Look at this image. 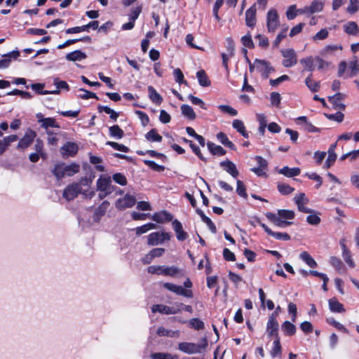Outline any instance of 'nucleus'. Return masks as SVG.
Segmentation results:
<instances>
[{
    "label": "nucleus",
    "instance_id": "1",
    "mask_svg": "<svg viewBox=\"0 0 359 359\" xmlns=\"http://www.w3.org/2000/svg\"><path fill=\"white\" fill-rule=\"evenodd\" d=\"M148 272L152 274L181 278L184 276V271L175 266L152 265L148 267Z\"/></svg>",
    "mask_w": 359,
    "mask_h": 359
},
{
    "label": "nucleus",
    "instance_id": "2",
    "mask_svg": "<svg viewBox=\"0 0 359 359\" xmlns=\"http://www.w3.org/2000/svg\"><path fill=\"white\" fill-rule=\"evenodd\" d=\"M90 184V181L88 179H82L79 183H74L67 186L65 189L62 196L67 201H72L81 192V185L89 186Z\"/></svg>",
    "mask_w": 359,
    "mask_h": 359
},
{
    "label": "nucleus",
    "instance_id": "3",
    "mask_svg": "<svg viewBox=\"0 0 359 359\" xmlns=\"http://www.w3.org/2000/svg\"><path fill=\"white\" fill-rule=\"evenodd\" d=\"M208 346L206 339H203L201 344H197L191 342H180L178 344V349L187 354L200 353L202 350Z\"/></svg>",
    "mask_w": 359,
    "mask_h": 359
},
{
    "label": "nucleus",
    "instance_id": "4",
    "mask_svg": "<svg viewBox=\"0 0 359 359\" xmlns=\"http://www.w3.org/2000/svg\"><path fill=\"white\" fill-rule=\"evenodd\" d=\"M182 303L175 302L169 306L164 304H155L151 307L152 313H160L166 315H175L181 312Z\"/></svg>",
    "mask_w": 359,
    "mask_h": 359
},
{
    "label": "nucleus",
    "instance_id": "5",
    "mask_svg": "<svg viewBox=\"0 0 359 359\" xmlns=\"http://www.w3.org/2000/svg\"><path fill=\"white\" fill-rule=\"evenodd\" d=\"M170 236L167 232L157 231L149 234L147 236V244L154 246L162 244L165 241H169Z\"/></svg>",
    "mask_w": 359,
    "mask_h": 359
},
{
    "label": "nucleus",
    "instance_id": "6",
    "mask_svg": "<svg viewBox=\"0 0 359 359\" xmlns=\"http://www.w3.org/2000/svg\"><path fill=\"white\" fill-rule=\"evenodd\" d=\"M254 158L257 161V166L252 168L251 171L258 177L267 178L268 163L266 160L260 156H256Z\"/></svg>",
    "mask_w": 359,
    "mask_h": 359
},
{
    "label": "nucleus",
    "instance_id": "7",
    "mask_svg": "<svg viewBox=\"0 0 359 359\" xmlns=\"http://www.w3.org/2000/svg\"><path fill=\"white\" fill-rule=\"evenodd\" d=\"M163 287L170 292L175 293L177 295L183 296L187 298L193 297V292L191 290L184 289L182 286L175 285L171 283H165Z\"/></svg>",
    "mask_w": 359,
    "mask_h": 359
},
{
    "label": "nucleus",
    "instance_id": "8",
    "mask_svg": "<svg viewBox=\"0 0 359 359\" xmlns=\"http://www.w3.org/2000/svg\"><path fill=\"white\" fill-rule=\"evenodd\" d=\"M281 54L284 57L282 65L285 67H291L297 63V55L292 48L281 50Z\"/></svg>",
    "mask_w": 359,
    "mask_h": 359
},
{
    "label": "nucleus",
    "instance_id": "9",
    "mask_svg": "<svg viewBox=\"0 0 359 359\" xmlns=\"http://www.w3.org/2000/svg\"><path fill=\"white\" fill-rule=\"evenodd\" d=\"M36 136V133L32 129L26 130L24 136L19 140L17 149L20 150L26 149L33 142Z\"/></svg>",
    "mask_w": 359,
    "mask_h": 359
},
{
    "label": "nucleus",
    "instance_id": "10",
    "mask_svg": "<svg viewBox=\"0 0 359 359\" xmlns=\"http://www.w3.org/2000/svg\"><path fill=\"white\" fill-rule=\"evenodd\" d=\"M294 201L297 206L299 211L302 212H311L313 210L307 208L306 205L309 204V200L304 193H299L294 197Z\"/></svg>",
    "mask_w": 359,
    "mask_h": 359
},
{
    "label": "nucleus",
    "instance_id": "11",
    "mask_svg": "<svg viewBox=\"0 0 359 359\" xmlns=\"http://www.w3.org/2000/svg\"><path fill=\"white\" fill-rule=\"evenodd\" d=\"M267 28L269 32H274L279 26L278 15L276 9H271L267 13Z\"/></svg>",
    "mask_w": 359,
    "mask_h": 359
},
{
    "label": "nucleus",
    "instance_id": "12",
    "mask_svg": "<svg viewBox=\"0 0 359 359\" xmlns=\"http://www.w3.org/2000/svg\"><path fill=\"white\" fill-rule=\"evenodd\" d=\"M278 323L275 319V314L271 313L269 317L266 325V332L269 337H271L273 336L275 337V339H277L278 336Z\"/></svg>",
    "mask_w": 359,
    "mask_h": 359
},
{
    "label": "nucleus",
    "instance_id": "13",
    "mask_svg": "<svg viewBox=\"0 0 359 359\" xmlns=\"http://www.w3.org/2000/svg\"><path fill=\"white\" fill-rule=\"evenodd\" d=\"M136 202V198L134 196L126 194L122 198H119L116 202V207L119 210L133 207Z\"/></svg>",
    "mask_w": 359,
    "mask_h": 359
},
{
    "label": "nucleus",
    "instance_id": "14",
    "mask_svg": "<svg viewBox=\"0 0 359 359\" xmlns=\"http://www.w3.org/2000/svg\"><path fill=\"white\" fill-rule=\"evenodd\" d=\"M111 177L107 175H101L97 180V189L99 191H107L111 193Z\"/></svg>",
    "mask_w": 359,
    "mask_h": 359
},
{
    "label": "nucleus",
    "instance_id": "15",
    "mask_svg": "<svg viewBox=\"0 0 359 359\" xmlns=\"http://www.w3.org/2000/svg\"><path fill=\"white\" fill-rule=\"evenodd\" d=\"M234 55V45L231 39H226V52L222 53V65L228 70V60Z\"/></svg>",
    "mask_w": 359,
    "mask_h": 359
},
{
    "label": "nucleus",
    "instance_id": "16",
    "mask_svg": "<svg viewBox=\"0 0 359 359\" xmlns=\"http://www.w3.org/2000/svg\"><path fill=\"white\" fill-rule=\"evenodd\" d=\"M60 154L65 158L74 156L78 151V146L74 142H68L60 148Z\"/></svg>",
    "mask_w": 359,
    "mask_h": 359
},
{
    "label": "nucleus",
    "instance_id": "17",
    "mask_svg": "<svg viewBox=\"0 0 359 359\" xmlns=\"http://www.w3.org/2000/svg\"><path fill=\"white\" fill-rule=\"evenodd\" d=\"M219 165L233 178H236L238 176V170H237L236 165L232 161L226 160L220 162Z\"/></svg>",
    "mask_w": 359,
    "mask_h": 359
},
{
    "label": "nucleus",
    "instance_id": "18",
    "mask_svg": "<svg viewBox=\"0 0 359 359\" xmlns=\"http://www.w3.org/2000/svg\"><path fill=\"white\" fill-rule=\"evenodd\" d=\"M172 228L176 233L177 239L180 241H185L187 237V233L183 230L182 225L180 221L175 219L172 222Z\"/></svg>",
    "mask_w": 359,
    "mask_h": 359
},
{
    "label": "nucleus",
    "instance_id": "19",
    "mask_svg": "<svg viewBox=\"0 0 359 359\" xmlns=\"http://www.w3.org/2000/svg\"><path fill=\"white\" fill-rule=\"evenodd\" d=\"M345 95L341 93H337L332 96L328 97L329 101L333 104L335 109L344 110L345 104L341 102Z\"/></svg>",
    "mask_w": 359,
    "mask_h": 359
},
{
    "label": "nucleus",
    "instance_id": "20",
    "mask_svg": "<svg viewBox=\"0 0 359 359\" xmlns=\"http://www.w3.org/2000/svg\"><path fill=\"white\" fill-rule=\"evenodd\" d=\"M151 219L157 223H164L172 219V215L167 211L155 212L151 216Z\"/></svg>",
    "mask_w": 359,
    "mask_h": 359
},
{
    "label": "nucleus",
    "instance_id": "21",
    "mask_svg": "<svg viewBox=\"0 0 359 359\" xmlns=\"http://www.w3.org/2000/svg\"><path fill=\"white\" fill-rule=\"evenodd\" d=\"M248 63L250 64V72L257 69L264 76L269 62L266 60H256L253 65H251L249 60Z\"/></svg>",
    "mask_w": 359,
    "mask_h": 359
},
{
    "label": "nucleus",
    "instance_id": "22",
    "mask_svg": "<svg viewBox=\"0 0 359 359\" xmlns=\"http://www.w3.org/2000/svg\"><path fill=\"white\" fill-rule=\"evenodd\" d=\"M337 142L332 144L330 145L327 154L328 156L325 161V166L327 168H329L336 161L337 154L335 153V149L337 147Z\"/></svg>",
    "mask_w": 359,
    "mask_h": 359
},
{
    "label": "nucleus",
    "instance_id": "23",
    "mask_svg": "<svg viewBox=\"0 0 359 359\" xmlns=\"http://www.w3.org/2000/svg\"><path fill=\"white\" fill-rule=\"evenodd\" d=\"M109 206V203L107 201H104L102 203V204L96 208L94 215L93 220L95 222H98L100 218L106 213L107 210Z\"/></svg>",
    "mask_w": 359,
    "mask_h": 359
},
{
    "label": "nucleus",
    "instance_id": "24",
    "mask_svg": "<svg viewBox=\"0 0 359 359\" xmlns=\"http://www.w3.org/2000/svg\"><path fill=\"white\" fill-rule=\"evenodd\" d=\"M278 172L279 174L283 175L285 177H293L298 176L301 172V170L299 168H290L288 166H285L280 169Z\"/></svg>",
    "mask_w": 359,
    "mask_h": 359
},
{
    "label": "nucleus",
    "instance_id": "25",
    "mask_svg": "<svg viewBox=\"0 0 359 359\" xmlns=\"http://www.w3.org/2000/svg\"><path fill=\"white\" fill-rule=\"evenodd\" d=\"M156 334L159 337H168L172 338L179 337L180 332L179 330H172L159 327L156 330Z\"/></svg>",
    "mask_w": 359,
    "mask_h": 359
},
{
    "label": "nucleus",
    "instance_id": "26",
    "mask_svg": "<svg viewBox=\"0 0 359 359\" xmlns=\"http://www.w3.org/2000/svg\"><path fill=\"white\" fill-rule=\"evenodd\" d=\"M87 57L86 54L80 50H76L69 53L66 55L65 57L68 61H81L86 59Z\"/></svg>",
    "mask_w": 359,
    "mask_h": 359
},
{
    "label": "nucleus",
    "instance_id": "27",
    "mask_svg": "<svg viewBox=\"0 0 359 359\" xmlns=\"http://www.w3.org/2000/svg\"><path fill=\"white\" fill-rule=\"evenodd\" d=\"M329 307L331 311L335 313H344L345 309L342 304H341L335 297L331 298L328 301Z\"/></svg>",
    "mask_w": 359,
    "mask_h": 359
},
{
    "label": "nucleus",
    "instance_id": "28",
    "mask_svg": "<svg viewBox=\"0 0 359 359\" xmlns=\"http://www.w3.org/2000/svg\"><path fill=\"white\" fill-rule=\"evenodd\" d=\"M18 140L16 135H11L1 139L0 144V154H2L11 144V143L15 142Z\"/></svg>",
    "mask_w": 359,
    "mask_h": 359
},
{
    "label": "nucleus",
    "instance_id": "29",
    "mask_svg": "<svg viewBox=\"0 0 359 359\" xmlns=\"http://www.w3.org/2000/svg\"><path fill=\"white\" fill-rule=\"evenodd\" d=\"M148 93L149 99L155 104H159L163 101V97L160 94L155 90V88L149 86H148Z\"/></svg>",
    "mask_w": 359,
    "mask_h": 359
},
{
    "label": "nucleus",
    "instance_id": "30",
    "mask_svg": "<svg viewBox=\"0 0 359 359\" xmlns=\"http://www.w3.org/2000/svg\"><path fill=\"white\" fill-rule=\"evenodd\" d=\"M19 55L20 53L18 50L9 53L6 55L7 57L0 60V69L7 68L11 62V58H17Z\"/></svg>",
    "mask_w": 359,
    "mask_h": 359
},
{
    "label": "nucleus",
    "instance_id": "31",
    "mask_svg": "<svg viewBox=\"0 0 359 359\" xmlns=\"http://www.w3.org/2000/svg\"><path fill=\"white\" fill-rule=\"evenodd\" d=\"M257 120L259 123V133L262 136L264 135L265 129L267 125L266 117L264 114H257Z\"/></svg>",
    "mask_w": 359,
    "mask_h": 359
},
{
    "label": "nucleus",
    "instance_id": "32",
    "mask_svg": "<svg viewBox=\"0 0 359 359\" xmlns=\"http://www.w3.org/2000/svg\"><path fill=\"white\" fill-rule=\"evenodd\" d=\"M207 147L211 154L217 156H223L226 154V151L219 145H217L212 142H208Z\"/></svg>",
    "mask_w": 359,
    "mask_h": 359
},
{
    "label": "nucleus",
    "instance_id": "33",
    "mask_svg": "<svg viewBox=\"0 0 359 359\" xmlns=\"http://www.w3.org/2000/svg\"><path fill=\"white\" fill-rule=\"evenodd\" d=\"M145 138L152 142H161L162 137L158 133L156 129L153 128L145 135Z\"/></svg>",
    "mask_w": 359,
    "mask_h": 359
},
{
    "label": "nucleus",
    "instance_id": "34",
    "mask_svg": "<svg viewBox=\"0 0 359 359\" xmlns=\"http://www.w3.org/2000/svg\"><path fill=\"white\" fill-rule=\"evenodd\" d=\"M109 131V135L117 140L121 139L124 135L123 130L118 125L111 126Z\"/></svg>",
    "mask_w": 359,
    "mask_h": 359
},
{
    "label": "nucleus",
    "instance_id": "35",
    "mask_svg": "<svg viewBox=\"0 0 359 359\" xmlns=\"http://www.w3.org/2000/svg\"><path fill=\"white\" fill-rule=\"evenodd\" d=\"M181 111L183 116L187 117L190 120H194L196 118V113L194 112L193 108L188 104H182L181 106Z\"/></svg>",
    "mask_w": 359,
    "mask_h": 359
},
{
    "label": "nucleus",
    "instance_id": "36",
    "mask_svg": "<svg viewBox=\"0 0 359 359\" xmlns=\"http://www.w3.org/2000/svg\"><path fill=\"white\" fill-rule=\"evenodd\" d=\"M309 215L306 217V222L313 226L318 225L320 223V217L319 215L320 213L316 212L313 210V212H309Z\"/></svg>",
    "mask_w": 359,
    "mask_h": 359
},
{
    "label": "nucleus",
    "instance_id": "37",
    "mask_svg": "<svg viewBox=\"0 0 359 359\" xmlns=\"http://www.w3.org/2000/svg\"><path fill=\"white\" fill-rule=\"evenodd\" d=\"M65 174L67 176H72L80 170V165L77 163H72L69 165H65Z\"/></svg>",
    "mask_w": 359,
    "mask_h": 359
},
{
    "label": "nucleus",
    "instance_id": "38",
    "mask_svg": "<svg viewBox=\"0 0 359 359\" xmlns=\"http://www.w3.org/2000/svg\"><path fill=\"white\" fill-rule=\"evenodd\" d=\"M41 126L46 130H48V128H59L60 126L56 122L54 118L48 117L45 119L41 120Z\"/></svg>",
    "mask_w": 359,
    "mask_h": 359
},
{
    "label": "nucleus",
    "instance_id": "39",
    "mask_svg": "<svg viewBox=\"0 0 359 359\" xmlns=\"http://www.w3.org/2000/svg\"><path fill=\"white\" fill-rule=\"evenodd\" d=\"M299 257L306 263L308 266L311 268H315L317 266V262L313 259V257L309 255V253L306 251L302 252L299 255Z\"/></svg>",
    "mask_w": 359,
    "mask_h": 359
},
{
    "label": "nucleus",
    "instance_id": "40",
    "mask_svg": "<svg viewBox=\"0 0 359 359\" xmlns=\"http://www.w3.org/2000/svg\"><path fill=\"white\" fill-rule=\"evenodd\" d=\"M197 212L201 216L202 221L207 224L209 229L212 233H216V226L212 222V220L209 217H208L202 210H197Z\"/></svg>",
    "mask_w": 359,
    "mask_h": 359
},
{
    "label": "nucleus",
    "instance_id": "41",
    "mask_svg": "<svg viewBox=\"0 0 359 359\" xmlns=\"http://www.w3.org/2000/svg\"><path fill=\"white\" fill-rule=\"evenodd\" d=\"M282 329L283 332L285 333V334L287 336L294 335L297 330L295 325L289 321H285L282 324Z\"/></svg>",
    "mask_w": 359,
    "mask_h": 359
},
{
    "label": "nucleus",
    "instance_id": "42",
    "mask_svg": "<svg viewBox=\"0 0 359 359\" xmlns=\"http://www.w3.org/2000/svg\"><path fill=\"white\" fill-rule=\"evenodd\" d=\"M196 77L198 83L201 86L206 87L210 85V81L208 79L205 71L201 70L196 73Z\"/></svg>",
    "mask_w": 359,
    "mask_h": 359
},
{
    "label": "nucleus",
    "instance_id": "43",
    "mask_svg": "<svg viewBox=\"0 0 359 359\" xmlns=\"http://www.w3.org/2000/svg\"><path fill=\"white\" fill-rule=\"evenodd\" d=\"M330 262L339 273H341L345 270L343 262L339 258L332 256L330 258Z\"/></svg>",
    "mask_w": 359,
    "mask_h": 359
},
{
    "label": "nucleus",
    "instance_id": "44",
    "mask_svg": "<svg viewBox=\"0 0 359 359\" xmlns=\"http://www.w3.org/2000/svg\"><path fill=\"white\" fill-rule=\"evenodd\" d=\"M323 8V4L319 1H313L311 5L306 8L310 13H315L321 11Z\"/></svg>",
    "mask_w": 359,
    "mask_h": 359
},
{
    "label": "nucleus",
    "instance_id": "45",
    "mask_svg": "<svg viewBox=\"0 0 359 359\" xmlns=\"http://www.w3.org/2000/svg\"><path fill=\"white\" fill-rule=\"evenodd\" d=\"M156 227H157L156 224H155L154 223H147L141 226L137 227L135 229L136 234L141 235V234L145 233L147 231H149V230L156 229Z\"/></svg>",
    "mask_w": 359,
    "mask_h": 359
},
{
    "label": "nucleus",
    "instance_id": "46",
    "mask_svg": "<svg viewBox=\"0 0 359 359\" xmlns=\"http://www.w3.org/2000/svg\"><path fill=\"white\" fill-rule=\"evenodd\" d=\"M281 350L282 348L280 344V339L279 337H277V339H275V340L273 341V347L271 351V355L273 358H275L278 355H280Z\"/></svg>",
    "mask_w": 359,
    "mask_h": 359
},
{
    "label": "nucleus",
    "instance_id": "47",
    "mask_svg": "<svg viewBox=\"0 0 359 359\" xmlns=\"http://www.w3.org/2000/svg\"><path fill=\"white\" fill-rule=\"evenodd\" d=\"M77 41H84V42L89 43L91 41V38L90 36H85L81 39H69V40L66 41L65 42H64L63 43L58 45L57 48L58 49L65 48V47H67L71 44H73Z\"/></svg>",
    "mask_w": 359,
    "mask_h": 359
},
{
    "label": "nucleus",
    "instance_id": "48",
    "mask_svg": "<svg viewBox=\"0 0 359 359\" xmlns=\"http://www.w3.org/2000/svg\"><path fill=\"white\" fill-rule=\"evenodd\" d=\"M278 191L283 195H288L294 191V189L285 183L278 182L277 184Z\"/></svg>",
    "mask_w": 359,
    "mask_h": 359
},
{
    "label": "nucleus",
    "instance_id": "49",
    "mask_svg": "<svg viewBox=\"0 0 359 359\" xmlns=\"http://www.w3.org/2000/svg\"><path fill=\"white\" fill-rule=\"evenodd\" d=\"M311 76L306 79L305 83L312 92H317L320 88V81H313Z\"/></svg>",
    "mask_w": 359,
    "mask_h": 359
},
{
    "label": "nucleus",
    "instance_id": "50",
    "mask_svg": "<svg viewBox=\"0 0 359 359\" xmlns=\"http://www.w3.org/2000/svg\"><path fill=\"white\" fill-rule=\"evenodd\" d=\"M232 126L233 128H235L238 133H240L243 136H247L245 133V127L244 123L238 119H236L233 121Z\"/></svg>",
    "mask_w": 359,
    "mask_h": 359
},
{
    "label": "nucleus",
    "instance_id": "51",
    "mask_svg": "<svg viewBox=\"0 0 359 359\" xmlns=\"http://www.w3.org/2000/svg\"><path fill=\"white\" fill-rule=\"evenodd\" d=\"M189 325L191 328L196 330H201L204 328V323L197 318H191L189 321Z\"/></svg>",
    "mask_w": 359,
    "mask_h": 359
},
{
    "label": "nucleus",
    "instance_id": "52",
    "mask_svg": "<svg viewBox=\"0 0 359 359\" xmlns=\"http://www.w3.org/2000/svg\"><path fill=\"white\" fill-rule=\"evenodd\" d=\"M53 174L57 177V180H60L64 177L65 175L64 164L60 163L55 165L53 170Z\"/></svg>",
    "mask_w": 359,
    "mask_h": 359
},
{
    "label": "nucleus",
    "instance_id": "53",
    "mask_svg": "<svg viewBox=\"0 0 359 359\" xmlns=\"http://www.w3.org/2000/svg\"><path fill=\"white\" fill-rule=\"evenodd\" d=\"M278 215L283 219H292L295 217V213L291 210H278Z\"/></svg>",
    "mask_w": 359,
    "mask_h": 359
},
{
    "label": "nucleus",
    "instance_id": "54",
    "mask_svg": "<svg viewBox=\"0 0 359 359\" xmlns=\"http://www.w3.org/2000/svg\"><path fill=\"white\" fill-rule=\"evenodd\" d=\"M152 359H178L177 355H173L169 353H155L151 354Z\"/></svg>",
    "mask_w": 359,
    "mask_h": 359
},
{
    "label": "nucleus",
    "instance_id": "55",
    "mask_svg": "<svg viewBox=\"0 0 359 359\" xmlns=\"http://www.w3.org/2000/svg\"><path fill=\"white\" fill-rule=\"evenodd\" d=\"M79 91L81 92V93L79 94L78 96L81 99L88 100L90 98H95L98 100V97L96 95L95 93L93 92L88 91L83 88H80Z\"/></svg>",
    "mask_w": 359,
    "mask_h": 359
},
{
    "label": "nucleus",
    "instance_id": "56",
    "mask_svg": "<svg viewBox=\"0 0 359 359\" xmlns=\"http://www.w3.org/2000/svg\"><path fill=\"white\" fill-rule=\"evenodd\" d=\"M344 28L348 34L356 35L358 33V25L355 22H349L344 26Z\"/></svg>",
    "mask_w": 359,
    "mask_h": 359
},
{
    "label": "nucleus",
    "instance_id": "57",
    "mask_svg": "<svg viewBox=\"0 0 359 359\" xmlns=\"http://www.w3.org/2000/svg\"><path fill=\"white\" fill-rule=\"evenodd\" d=\"M300 63L304 66V70L313 71V61L311 57L303 58L300 60Z\"/></svg>",
    "mask_w": 359,
    "mask_h": 359
},
{
    "label": "nucleus",
    "instance_id": "58",
    "mask_svg": "<svg viewBox=\"0 0 359 359\" xmlns=\"http://www.w3.org/2000/svg\"><path fill=\"white\" fill-rule=\"evenodd\" d=\"M217 137L219 142L224 145L233 149V144L230 140H229L227 136L224 133L220 132L217 133Z\"/></svg>",
    "mask_w": 359,
    "mask_h": 359
},
{
    "label": "nucleus",
    "instance_id": "59",
    "mask_svg": "<svg viewBox=\"0 0 359 359\" xmlns=\"http://www.w3.org/2000/svg\"><path fill=\"white\" fill-rule=\"evenodd\" d=\"M359 10L358 0H350L349 4L346 8V11L351 14H354Z\"/></svg>",
    "mask_w": 359,
    "mask_h": 359
},
{
    "label": "nucleus",
    "instance_id": "60",
    "mask_svg": "<svg viewBox=\"0 0 359 359\" xmlns=\"http://www.w3.org/2000/svg\"><path fill=\"white\" fill-rule=\"evenodd\" d=\"M218 109L221 111L228 114L232 116H235L238 114L237 111L229 105L221 104L218 106Z\"/></svg>",
    "mask_w": 359,
    "mask_h": 359
},
{
    "label": "nucleus",
    "instance_id": "61",
    "mask_svg": "<svg viewBox=\"0 0 359 359\" xmlns=\"http://www.w3.org/2000/svg\"><path fill=\"white\" fill-rule=\"evenodd\" d=\"M44 86L43 83H34L31 86V88L39 95H48L50 90H43Z\"/></svg>",
    "mask_w": 359,
    "mask_h": 359
},
{
    "label": "nucleus",
    "instance_id": "62",
    "mask_svg": "<svg viewBox=\"0 0 359 359\" xmlns=\"http://www.w3.org/2000/svg\"><path fill=\"white\" fill-rule=\"evenodd\" d=\"M144 164L148 165L150 168L153 169L155 171L161 172L163 171L165 167L163 165H161L157 164L156 162L150 160H144Z\"/></svg>",
    "mask_w": 359,
    "mask_h": 359
},
{
    "label": "nucleus",
    "instance_id": "63",
    "mask_svg": "<svg viewBox=\"0 0 359 359\" xmlns=\"http://www.w3.org/2000/svg\"><path fill=\"white\" fill-rule=\"evenodd\" d=\"M173 76L175 77V80L179 84L185 83L187 84V81L184 79V74L179 69H175L173 71Z\"/></svg>",
    "mask_w": 359,
    "mask_h": 359
},
{
    "label": "nucleus",
    "instance_id": "64",
    "mask_svg": "<svg viewBox=\"0 0 359 359\" xmlns=\"http://www.w3.org/2000/svg\"><path fill=\"white\" fill-rule=\"evenodd\" d=\"M112 178L116 183L121 186H125L127 184V179L125 175L121 173H116L113 175Z\"/></svg>",
    "mask_w": 359,
    "mask_h": 359
}]
</instances>
